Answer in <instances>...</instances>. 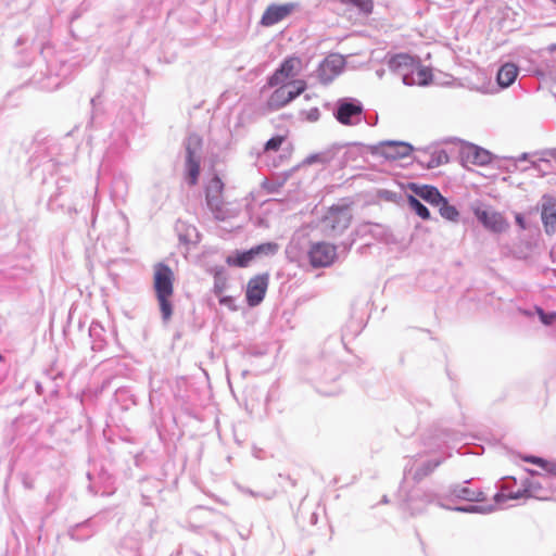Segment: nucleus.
<instances>
[{"label":"nucleus","mask_w":556,"mask_h":556,"mask_svg":"<svg viewBox=\"0 0 556 556\" xmlns=\"http://www.w3.org/2000/svg\"><path fill=\"white\" fill-rule=\"evenodd\" d=\"M343 4H352L356 7L359 12L368 15L372 12L374 1L372 0H340Z\"/></svg>","instance_id":"obj_39"},{"label":"nucleus","mask_w":556,"mask_h":556,"mask_svg":"<svg viewBox=\"0 0 556 556\" xmlns=\"http://www.w3.org/2000/svg\"><path fill=\"white\" fill-rule=\"evenodd\" d=\"M291 176H264V180L261 182L262 190L267 194H277L288 197L290 190L286 189L288 178Z\"/></svg>","instance_id":"obj_23"},{"label":"nucleus","mask_w":556,"mask_h":556,"mask_svg":"<svg viewBox=\"0 0 556 556\" xmlns=\"http://www.w3.org/2000/svg\"><path fill=\"white\" fill-rule=\"evenodd\" d=\"M469 481H465L463 484H453L448 488L446 494H441L432 490H424L420 488L413 489L406 496L405 509H407L412 516L421 514L428 504L435 503L438 506L466 514H489L493 511V505H460L452 506L448 503L455 501H467V502H483L485 501L484 493L478 488L468 486Z\"/></svg>","instance_id":"obj_2"},{"label":"nucleus","mask_w":556,"mask_h":556,"mask_svg":"<svg viewBox=\"0 0 556 556\" xmlns=\"http://www.w3.org/2000/svg\"><path fill=\"white\" fill-rule=\"evenodd\" d=\"M363 104L354 98H343L337 102L334 116L343 125H357L362 121Z\"/></svg>","instance_id":"obj_13"},{"label":"nucleus","mask_w":556,"mask_h":556,"mask_svg":"<svg viewBox=\"0 0 556 556\" xmlns=\"http://www.w3.org/2000/svg\"><path fill=\"white\" fill-rule=\"evenodd\" d=\"M518 67L513 63H505L497 72L496 80L502 88L509 87L517 78Z\"/></svg>","instance_id":"obj_30"},{"label":"nucleus","mask_w":556,"mask_h":556,"mask_svg":"<svg viewBox=\"0 0 556 556\" xmlns=\"http://www.w3.org/2000/svg\"><path fill=\"white\" fill-rule=\"evenodd\" d=\"M99 99V96L94 97L91 99V104L94 105L96 104V101Z\"/></svg>","instance_id":"obj_59"},{"label":"nucleus","mask_w":556,"mask_h":556,"mask_svg":"<svg viewBox=\"0 0 556 556\" xmlns=\"http://www.w3.org/2000/svg\"><path fill=\"white\" fill-rule=\"evenodd\" d=\"M118 553L122 556H141V539L138 532L125 535L118 544Z\"/></svg>","instance_id":"obj_27"},{"label":"nucleus","mask_w":556,"mask_h":556,"mask_svg":"<svg viewBox=\"0 0 556 556\" xmlns=\"http://www.w3.org/2000/svg\"><path fill=\"white\" fill-rule=\"evenodd\" d=\"M226 289V282L218 277H215L213 292L219 296Z\"/></svg>","instance_id":"obj_45"},{"label":"nucleus","mask_w":556,"mask_h":556,"mask_svg":"<svg viewBox=\"0 0 556 556\" xmlns=\"http://www.w3.org/2000/svg\"><path fill=\"white\" fill-rule=\"evenodd\" d=\"M551 160L556 161V148L542 151L540 157L536 153H529L525 166L531 167L530 170H536L539 174H548Z\"/></svg>","instance_id":"obj_21"},{"label":"nucleus","mask_w":556,"mask_h":556,"mask_svg":"<svg viewBox=\"0 0 556 556\" xmlns=\"http://www.w3.org/2000/svg\"><path fill=\"white\" fill-rule=\"evenodd\" d=\"M254 261L251 250H236L226 257V263L232 267L244 268Z\"/></svg>","instance_id":"obj_32"},{"label":"nucleus","mask_w":556,"mask_h":556,"mask_svg":"<svg viewBox=\"0 0 556 556\" xmlns=\"http://www.w3.org/2000/svg\"><path fill=\"white\" fill-rule=\"evenodd\" d=\"M525 460L528 462V463H532V464H535L538 465L539 467H543V465L545 464L546 459L542 458V457H539V456H527L525 457Z\"/></svg>","instance_id":"obj_47"},{"label":"nucleus","mask_w":556,"mask_h":556,"mask_svg":"<svg viewBox=\"0 0 556 556\" xmlns=\"http://www.w3.org/2000/svg\"><path fill=\"white\" fill-rule=\"evenodd\" d=\"M38 429L37 420L31 416H20L5 430V444L13 445L17 440L31 438Z\"/></svg>","instance_id":"obj_10"},{"label":"nucleus","mask_w":556,"mask_h":556,"mask_svg":"<svg viewBox=\"0 0 556 556\" xmlns=\"http://www.w3.org/2000/svg\"><path fill=\"white\" fill-rule=\"evenodd\" d=\"M442 462V457H433L422 462H419L418 459H410L404 468V479H406L407 476H412V479L415 482H420L422 479L432 473L434 469L441 465Z\"/></svg>","instance_id":"obj_16"},{"label":"nucleus","mask_w":556,"mask_h":556,"mask_svg":"<svg viewBox=\"0 0 556 556\" xmlns=\"http://www.w3.org/2000/svg\"><path fill=\"white\" fill-rule=\"evenodd\" d=\"M70 150H73L72 148ZM73 161V151L65 153L63 144L56 139L45 138L36 140L29 157L30 172L53 174L63 170V167Z\"/></svg>","instance_id":"obj_4"},{"label":"nucleus","mask_w":556,"mask_h":556,"mask_svg":"<svg viewBox=\"0 0 556 556\" xmlns=\"http://www.w3.org/2000/svg\"><path fill=\"white\" fill-rule=\"evenodd\" d=\"M98 531L92 519H87L68 528V536L76 542H84Z\"/></svg>","instance_id":"obj_24"},{"label":"nucleus","mask_w":556,"mask_h":556,"mask_svg":"<svg viewBox=\"0 0 556 556\" xmlns=\"http://www.w3.org/2000/svg\"><path fill=\"white\" fill-rule=\"evenodd\" d=\"M520 496H521V494L519 492L510 494V498H514V500L520 498Z\"/></svg>","instance_id":"obj_55"},{"label":"nucleus","mask_w":556,"mask_h":556,"mask_svg":"<svg viewBox=\"0 0 556 556\" xmlns=\"http://www.w3.org/2000/svg\"><path fill=\"white\" fill-rule=\"evenodd\" d=\"M285 141V137L275 136L266 141L263 149V156L269 157L271 152H277Z\"/></svg>","instance_id":"obj_38"},{"label":"nucleus","mask_w":556,"mask_h":556,"mask_svg":"<svg viewBox=\"0 0 556 556\" xmlns=\"http://www.w3.org/2000/svg\"><path fill=\"white\" fill-rule=\"evenodd\" d=\"M416 60L407 53H397L390 56L387 64L391 72L402 77L404 85L413 86Z\"/></svg>","instance_id":"obj_11"},{"label":"nucleus","mask_w":556,"mask_h":556,"mask_svg":"<svg viewBox=\"0 0 556 556\" xmlns=\"http://www.w3.org/2000/svg\"><path fill=\"white\" fill-rule=\"evenodd\" d=\"M515 222L519 226L520 229H522V230L527 229V222L522 214H520V213L516 214Z\"/></svg>","instance_id":"obj_48"},{"label":"nucleus","mask_w":556,"mask_h":556,"mask_svg":"<svg viewBox=\"0 0 556 556\" xmlns=\"http://www.w3.org/2000/svg\"><path fill=\"white\" fill-rule=\"evenodd\" d=\"M440 143L447 151L450 161L454 156H457L462 165L468 169H470V165H489L491 169L514 174L516 172H528L531 168L529 166H525V163L529 159V153H522L518 157L497 156L484 148L457 138L446 139Z\"/></svg>","instance_id":"obj_3"},{"label":"nucleus","mask_w":556,"mask_h":556,"mask_svg":"<svg viewBox=\"0 0 556 556\" xmlns=\"http://www.w3.org/2000/svg\"><path fill=\"white\" fill-rule=\"evenodd\" d=\"M302 62L296 56H289L283 60L280 66L268 78V86L276 87L282 85L287 79L299 75Z\"/></svg>","instance_id":"obj_18"},{"label":"nucleus","mask_w":556,"mask_h":556,"mask_svg":"<svg viewBox=\"0 0 556 556\" xmlns=\"http://www.w3.org/2000/svg\"><path fill=\"white\" fill-rule=\"evenodd\" d=\"M341 374L342 366L334 358L319 361L312 367L313 379L318 384L337 381L340 378ZM317 390L327 395L334 394V391L323 390L321 386H318Z\"/></svg>","instance_id":"obj_7"},{"label":"nucleus","mask_w":556,"mask_h":556,"mask_svg":"<svg viewBox=\"0 0 556 556\" xmlns=\"http://www.w3.org/2000/svg\"><path fill=\"white\" fill-rule=\"evenodd\" d=\"M224 187L225 184L220 176H211L205 184V201L207 207L213 213L216 219L224 220L226 218V211L224 210Z\"/></svg>","instance_id":"obj_6"},{"label":"nucleus","mask_w":556,"mask_h":556,"mask_svg":"<svg viewBox=\"0 0 556 556\" xmlns=\"http://www.w3.org/2000/svg\"><path fill=\"white\" fill-rule=\"evenodd\" d=\"M142 504H144V505H149L150 504V501H149L148 496L142 495Z\"/></svg>","instance_id":"obj_56"},{"label":"nucleus","mask_w":556,"mask_h":556,"mask_svg":"<svg viewBox=\"0 0 556 556\" xmlns=\"http://www.w3.org/2000/svg\"><path fill=\"white\" fill-rule=\"evenodd\" d=\"M219 304L228 307L230 311H237L235 299L230 295H224L219 298Z\"/></svg>","instance_id":"obj_44"},{"label":"nucleus","mask_w":556,"mask_h":556,"mask_svg":"<svg viewBox=\"0 0 556 556\" xmlns=\"http://www.w3.org/2000/svg\"><path fill=\"white\" fill-rule=\"evenodd\" d=\"M369 159L383 163L396 164L401 167L413 162L422 168L432 169L450 162V155L441 143H432L425 148L414 149L405 141L383 140L376 144H354L345 149L340 157L343 168L355 170L365 168Z\"/></svg>","instance_id":"obj_1"},{"label":"nucleus","mask_w":556,"mask_h":556,"mask_svg":"<svg viewBox=\"0 0 556 556\" xmlns=\"http://www.w3.org/2000/svg\"><path fill=\"white\" fill-rule=\"evenodd\" d=\"M407 189L413 191L414 195L417 198L419 197L425 202L429 203L430 205H439L440 201H442L443 195L439 191V189L431 185H420L416 182H408Z\"/></svg>","instance_id":"obj_22"},{"label":"nucleus","mask_w":556,"mask_h":556,"mask_svg":"<svg viewBox=\"0 0 556 556\" xmlns=\"http://www.w3.org/2000/svg\"><path fill=\"white\" fill-rule=\"evenodd\" d=\"M352 218L350 205H332L323 219L325 229L333 235L342 233L350 225Z\"/></svg>","instance_id":"obj_12"},{"label":"nucleus","mask_w":556,"mask_h":556,"mask_svg":"<svg viewBox=\"0 0 556 556\" xmlns=\"http://www.w3.org/2000/svg\"><path fill=\"white\" fill-rule=\"evenodd\" d=\"M65 488L62 485L55 486L49 491L45 500L46 516L52 515L60 506Z\"/></svg>","instance_id":"obj_31"},{"label":"nucleus","mask_w":556,"mask_h":556,"mask_svg":"<svg viewBox=\"0 0 556 556\" xmlns=\"http://www.w3.org/2000/svg\"><path fill=\"white\" fill-rule=\"evenodd\" d=\"M295 8L294 3L270 4L265 10L261 24L264 26H273L286 18Z\"/></svg>","instance_id":"obj_20"},{"label":"nucleus","mask_w":556,"mask_h":556,"mask_svg":"<svg viewBox=\"0 0 556 556\" xmlns=\"http://www.w3.org/2000/svg\"><path fill=\"white\" fill-rule=\"evenodd\" d=\"M409 401H410L412 405H414L416 407V409H419V410L422 407H428L429 406V402L426 399H424L422 396H419V395L410 396Z\"/></svg>","instance_id":"obj_43"},{"label":"nucleus","mask_w":556,"mask_h":556,"mask_svg":"<svg viewBox=\"0 0 556 556\" xmlns=\"http://www.w3.org/2000/svg\"><path fill=\"white\" fill-rule=\"evenodd\" d=\"M541 219L545 232L551 235L556 230V201L553 198H545L542 204Z\"/></svg>","instance_id":"obj_25"},{"label":"nucleus","mask_w":556,"mask_h":556,"mask_svg":"<svg viewBox=\"0 0 556 556\" xmlns=\"http://www.w3.org/2000/svg\"><path fill=\"white\" fill-rule=\"evenodd\" d=\"M431 80H432L431 72L428 68L420 66L419 61L416 60V68H415L413 86L414 85L427 86Z\"/></svg>","instance_id":"obj_37"},{"label":"nucleus","mask_w":556,"mask_h":556,"mask_svg":"<svg viewBox=\"0 0 556 556\" xmlns=\"http://www.w3.org/2000/svg\"><path fill=\"white\" fill-rule=\"evenodd\" d=\"M199 177H200V176H187V184H188L189 186H195V185H198V182H199Z\"/></svg>","instance_id":"obj_50"},{"label":"nucleus","mask_w":556,"mask_h":556,"mask_svg":"<svg viewBox=\"0 0 556 556\" xmlns=\"http://www.w3.org/2000/svg\"><path fill=\"white\" fill-rule=\"evenodd\" d=\"M473 215L485 229L494 233H502L508 227V224L502 214L493 210L477 206L473 208Z\"/></svg>","instance_id":"obj_15"},{"label":"nucleus","mask_w":556,"mask_h":556,"mask_svg":"<svg viewBox=\"0 0 556 556\" xmlns=\"http://www.w3.org/2000/svg\"><path fill=\"white\" fill-rule=\"evenodd\" d=\"M334 153L332 151H323L314 153L305 157L300 164L293 166L291 170H286L282 174H292V172L304 169L307 165L313 164H329L333 160Z\"/></svg>","instance_id":"obj_29"},{"label":"nucleus","mask_w":556,"mask_h":556,"mask_svg":"<svg viewBox=\"0 0 556 556\" xmlns=\"http://www.w3.org/2000/svg\"><path fill=\"white\" fill-rule=\"evenodd\" d=\"M520 312L526 315V316H532L533 313L531 311H528V309H520Z\"/></svg>","instance_id":"obj_54"},{"label":"nucleus","mask_w":556,"mask_h":556,"mask_svg":"<svg viewBox=\"0 0 556 556\" xmlns=\"http://www.w3.org/2000/svg\"><path fill=\"white\" fill-rule=\"evenodd\" d=\"M549 50H551V51L556 50V45H555V43H554V45H551V46H549Z\"/></svg>","instance_id":"obj_60"},{"label":"nucleus","mask_w":556,"mask_h":556,"mask_svg":"<svg viewBox=\"0 0 556 556\" xmlns=\"http://www.w3.org/2000/svg\"><path fill=\"white\" fill-rule=\"evenodd\" d=\"M89 338L91 341V350L101 352L108 345L106 331L101 323L93 320L89 327Z\"/></svg>","instance_id":"obj_28"},{"label":"nucleus","mask_w":556,"mask_h":556,"mask_svg":"<svg viewBox=\"0 0 556 556\" xmlns=\"http://www.w3.org/2000/svg\"><path fill=\"white\" fill-rule=\"evenodd\" d=\"M306 87V81L302 79L293 80L290 85L280 86L270 94L267 101L268 108L273 111H277L286 106L303 93Z\"/></svg>","instance_id":"obj_9"},{"label":"nucleus","mask_w":556,"mask_h":556,"mask_svg":"<svg viewBox=\"0 0 556 556\" xmlns=\"http://www.w3.org/2000/svg\"><path fill=\"white\" fill-rule=\"evenodd\" d=\"M438 206H439L440 215L444 219L454 222V223L458 222V219H459L458 210L456 208L455 205L450 204L448 200L445 197H443L442 201H440V204Z\"/></svg>","instance_id":"obj_36"},{"label":"nucleus","mask_w":556,"mask_h":556,"mask_svg":"<svg viewBox=\"0 0 556 556\" xmlns=\"http://www.w3.org/2000/svg\"><path fill=\"white\" fill-rule=\"evenodd\" d=\"M405 200L410 211H413L421 219L429 220L431 218L429 208L414 194H408L405 192Z\"/></svg>","instance_id":"obj_33"},{"label":"nucleus","mask_w":556,"mask_h":556,"mask_svg":"<svg viewBox=\"0 0 556 556\" xmlns=\"http://www.w3.org/2000/svg\"><path fill=\"white\" fill-rule=\"evenodd\" d=\"M254 260L269 257L277 254L279 244L276 242H264L250 248Z\"/></svg>","instance_id":"obj_34"},{"label":"nucleus","mask_w":556,"mask_h":556,"mask_svg":"<svg viewBox=\"0 0 556 556\" xmlns=\"http://www.w3.org/2000/svg\"><path fill=\"white\" fill-rule=\"evenodd\" d=\"M344 64V59L338 54H330L324 59L317 68L320 83L325 85L331 83L342 72Z\"/></svg>","instance_id":"obj_19"},{"label":"nucleus","mask_w":556,"mask_h":556,"mask_svg":"<svg viewBox=\"0 0 556 556\" xmlns=\"http://www.w3.org/2000/svg\"><path fill=\"white\" fill-rule=\"evenodd\" d=\"M378 195L382 200L396 203L405 199V193L395 192L387 189L379 190Z\"/></svg>","instance_id":"obj_42"},{"label":"nucleus","mask_w":556,"mask_h":556,"mask_svg":"<svg viewBox=\"0 0 556 556\" xmlns=\"http://www.w3.org/2000/svg\"><path fill=\"white\" fill-rule=\"evenodd\" d=\"M0 362H3V355L0 353Z\"/></svg>","instance_id":"obj_62"},{"label":"nucleus","mask_w":556,"mask_h":556,"mask_svg":"<svg viewBox=\"0 0 556 556\" xmlns=\"http://www.w3.org/2000/svg\"><path fill=\"white\" fill-rule=\"evenodd\" d=\"M383 73H384V71H383V70H378V71H377V75H378L379 77H382Z\"/></svg>","instance_id":"obj_58"},{"label":"nucleus","mask_w":556,"mask_h":556,"mask_svg":"<svg viewBox=\"0 0 556 556\" xmlns=\"http://www.w3.org/2000/svg\"><path fill=\"white\" fill-rule=\"evenodd\" d=\"M319 117V111L317 108L312 109L308 114V119L311 121H317Z\"/></svg>","instance_id":"obj_49"},{"label":"nucleus","mask_w":556,"mask_h":556,"mask_svg":"<svg viewBox=\"0 0 556 556\" xmlns=\"http://www.w3.org/2000/svg\"><path fill=\"white\" fill-rule=\"evenodd\" d=\"M68 181L66 176H62L60 179L56 180V187L60 189L62 188L66 182Z\"/></svg>","instance_id":"obj_51"},{"label":"nucleus","mask_w":556,"mask_h":556,"mask_svg":"<svg viewBox=\"0 0 556 556\" xmlns=\"http://www.w3.org/2000/svg\"><path fill=\"white\" fill-rule=\"evenodd\" d=\"M153 288L161 316L164 323L168 321L173 315L172 296L174 293V273L165 263H157L154 266Z\"/></svg>","instance_id":"obj_5"},{"label":"nucleus","mask_w":556,"mask_h":556,"mask_svg":"<svg viewBox=\"0 0 556 556\" xmlns=\"http://www.w3.org/2000/svg\"><path fill=\"white\" fill-rule=\"evenodd\" d=\"M337 256L336 247L326 242H316L308 250V260L313 267L330 266Z\"/></svg>","instance_id":"obj_17"},{"label":"nucleus","mask_w":556,"mask_h":556,"mask_svg":"<svg viewBox=\"0 0 556 556\" xmlns=\"http://www.w3.org/2000/svg\"><path fill=\"white\" fill-rule=\"evenodd\" d=\"M179 240L184 243H189L190 242V239H189V231H187V233H180L179 235Z\"/></svg>","instance_id":"obj_52"},{"label":"nucleus","mask_w":556,"mask_h":556,"mask_svg":"<svg viewBox=\"0 0 556 556\" xmlns=\"http://www.w3.org/2000/svg\"><path fill=\"white\" fill-rule=\"evenodd\" d=\"M22 484L25 489L31 490L35 486V481L28 473H24L22 475Z\"/></svg>","instance_id":"obj_46"},{"label":"nucleus","mask_w":556,"mask_h":556,"mask_svg":"<svg viewBox=\"0 0 556 556\" xmlns=\"http://www.w3.org/2000/svg\"><path fill=\"white\" fill-rule=\"evenodd\" d=\"M268 273L256 275L248 281L245 301L250 307H255L263 302L268 288Z\"/></svg>","instance_id":"obj_14"},{"label":"nucleus","mask_w":556,"mask_h":556,"mask_svg":"<svg viewBox=\"0 0 556 556\" xmlns=\"http://www.w3.org/2000/svg\"><path fill=\"white\" fill-rule=\"evenodd\" d=\"M432 439L435 440V443H426L430 450H433V447L438 450H442L443 447H448L451 442V435L446 431H441L440 433L435 434Z\"/></svg>","instance_id":"obj_40"},{"label":"nucleus","mask_w":556,"mask_h":556,"mask_svg":"<svg viewBox=\"0 0 556 556\" xmlns=\"http://www.w3.org/2000/svg\"><path fill=\"white\" fill-rule=\"evenodd\" d=\"M89 481H90V484H89V490L90 492H92L93 494H111L112 493V488H113V481H112V477L108 473V472H101L99 478L102 480L103 482V489H98L93 482V477L90 472H88L87 475Z\"/></svg>","instance_id":"obj_35"},{"label":"nucleus","mask_w":556,"mask_h":556,"mask_svg":"<svg viewBox=\"0 0 556 556\" xmlns=\"http://www.w3.org/2000/svg\"><path fill=\"white\" fill-rule=\"evenodd\" d=\"M185 174H200L203 159V139L197 134H190L184 141Z\"/></svg>","instance_id":"obj_8"},{"label":"nucleus","mask_w":556,"mask_h":556,"mask_svg":"<svg viewBox=\"0 0 556 556\" xmlns=\"http://www.w3.org/2000/svg\"><path fill=\"white\" fill-rule=\"evenodd\" d=\"M4 376L0 374V383L3 381Z\"/></svg>","instance_id":"obj_61"},{"label":"nucleus","mask_w":556,"mask_h":556,"mask_svg":"<svg viewBox=\"0 0 556 556\" xmlns=\"http://www.w3.org/2000/svg\"><path fill=\"white\" fill-rule=\"evenodd\" d=\"M542 469L548 476H543L540 478V480L531 481L528 485V489L526 490L527 492L530 493V495L539 497V498H544L545 496L539 495L536 493V490L542 489L543 485H551V479L556 478V463L546 460L545 464L543 465Z\"/></svg>","instance_id":"obj_26"},{"label":"nucleus","mask_w":556,"mask_h":556,"mask_svg":"<svg viewBox=\"0 0 556 556\" xmlns=\"http://www.w3.org/2000/svg\"><path fill=\"white\" fill-rule=\"evenodd\" d=\"M381 504H388L389 503V498L387 495H383L382 498H381Z\"/></svg>","instance_id":"obj_57"},{"label":"nucleus","mask_w":556,"mask_h":556,"mask_svg":"<svg viewBox=\"0 0 556 556\" xmlns=\"http://www.w3.org/2000/svg\"><path fill=\"white\" fill-rule=\"evenodd\" d=\"M503 500H504V494H503V493L497 492V493L494 495V501H495V503L500 504L501 502H503Z\"/></svg>","instance_id":"obj_53"},{"label":"nucleus","mask_w":556,"mask_h":556,"mask_svg":"<svg viewBox=\"0 0 556 556\" xmlns=\"http://www.w3.org/2000/svg\"><path fill=\"white\" fill-rule=\"evenodd\" d=\"M533 309L538 314L540 321L545 326H552L556 321V311L545 312L541 306L534 305Z\"/></svg>","instance_id":"obj_41"}]
</instances>
